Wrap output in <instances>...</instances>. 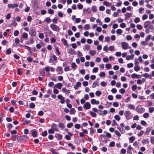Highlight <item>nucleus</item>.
Wrapping results in <instances>:
<instances>
[{
	"label": "nucleus",
	"mask_w": 154,
	"mask_h": 154,
	"mask_svg": "<svg viewBox=\"0 0 154 154\" xmlns=\"http://www.w3.org/2000/svg\"><path fill=\"white\" fill-rule=\"evenodd\" d=\"M18 4L17 3L14 4L13 5L11 4H9L8 5V7L9 8H14L15 7H18Z\"/></svg>",
	"instance_id": "9d476101"
},
{
	"label": "nucleus",
	"mask_w": 154,
	"mask_h": 154,
	"mask_svg": "<svg viewBox=\"0 0 154 154\" xmlns=\"http://www.w3.org/2000/svg\"><path fill=\"white\" fill-rule=\"evenodd\" d=\"M101 94V92L99 91H96L95 92V94L97 96H100Z\"/></svg>",
	"instance_id": "37998d69"
},
{
	"label": "nucleus",
	"mask_w": 154,
	"mask_h": 154,
	"mask_svg": "<svg viewBox=\"0 0 154 154\" xmlns=\"http://www.w3.org/2000/svg\"><path fill=\"white\" fill-rule=\"evenodd\" d=\"M115 133L116 135H117L119 137H120L121 136V134L117 130H116L115 131Z\"/></svg>",
	"instance_id": "0e129e2a"
},
{
	"label": "nucleus",
	"mask_w": 154,
	"mask_h": 154,
	"mask_svg": "<svg viewBox=\"0 0 154 154\" xmlns=\"http://www.w3.org/2000/svg\"><path fill=\"white\" fill-rule=\"evenodd\" d=\"M100 138L101 140L104 143H106L107 142L108 140L105 135L101 134L100 136Z\"/></svg>",
	"instance_id": "39448f33"
},
{
	"label": "nucleus",
	"mask_w": 154,
	"mask_h": 154,
	"mask_svg": "<svg viewBox=\"0 0 154 154\" xmlns=\"http://www.w3.org/2000/svg\"><path fill=\"white\" fill-rule=\"evenodd\" d=\"M89 54L91 56L94 55L96 54V51L94 50H90L89 51Z\"/></svg>",
	"instance_id": "b1692460"
},
{
	"label": "nucleus",
	"mask_w": 154,
	"mask_h": 154,
	"mask_svg": "<svg viewBox=\"0 0 154 154\" xmlns=\"http://www.w3.org/2000/svg\"><path fill=\"white\" fill-rule=\"evenodd\" d=\"M13 144L12 143H7L6 144V146L8 147H11L13 146Z\"/></svg>",
	"instance_id": "680f3d73"
},
{
	"label": "nucleus",
	"mask_w": 154,
	"mask_h": 154,
	"mask_svg": "<svg viewBox=\"0 0 154 154\" xmlns=\"http://www.w3.org/2000/svg\"><path fill=\"white\" fill-rule=\"evenodd\" d=\"M32 136L34 137H37V132L36 131H34L32 132Z\"/></svg>",
	"instance_id": "5701e85b"
},
{
	"label": "nucleus",
	"mask_w": 154,
	"mask_h": 154,
	"mask_svg": "<svg viewBox=\"0 0 154 154\" xmlns=\"http://www.w3.org/2000/svg\"><path fill=\"white\" fill-rule=\"evenodd\" d=\"M135 140V137L133 136L129 138V140L130 142H133Z\"/></svg>",
	"instance_id": "a18cd8bd"
},
{
	"label": "nucleus",
	"mask_w": 154,
	"mask_h": 154,
	"mask_svg": "<svg viewBox=\"0 0 154 154\" xmlns=\"http://www.w3.org/2000/svg\"><path fill=\"white\" fill-rule=\"evenodd\" d=\"M152 127H147L146 128V131L145 132L146 134V135L149 134L150 131L152 129Z\"/></svg>",
	"instance_id": "f3484780"
},
{
	"label": "nucleus",
	"mask_w": 154,
	"mask_h": 154,
	"mask_svg": "<svg viewBox=\"0 0 154 154\" xmlns=\"http://www.w3.org/2000/svg\"><path fill=\"white\" fill-rule=\"evenodd\" d=\"M56 71L58 72V74H61L63 73V71L62 68L61 66L58 67L56 69Z\"/></svg>",
	"instance_id": "1a4fd4ad"
},
{
	"label": "nucleus",
	"mask_w": 154,
	"mask_h": 154,
	"mask_svg": "<svg viewBox=\"0 0 154 154\" xmlns=\"http://www.w3.org/2000/svg\"><path fill=\"white\" fill-rule=\"evenodd\" d=\"M114 118L117 121H119L120 119V117L118 115L115 116Z\"/></svg>",
	"instance_id": "72a5a7b5"
},
{
	"label": "nucleus",
	"mask_w": 154,
	"mask_h": 154,
	"mask_svg": "<svg viewBox=\"0 0 154 154\" xmlns=\"http://www.w3.org/2000/svg\"><path fill=\"white\" fill-rule=\"evenodd\" d=\"M90 46L88 45H85L84 46V49L85 50H89L90 48Z\"/></svg>",
	"instance_id": "aec40b11"
},
{
	"label": "nucleus",
	"mask_w": 154,
	"mask_h": 154,
	"mask_svg": "<svg viewBox=\"0 0 154 154\" xmlns=\"http://www.w3.org/2000/svg\"><path fill=\"white\" fill-rule=\"evenodd\" d=\"M75 112V110L74 108L71 109L69 111V113L70 114H74Z\"/></svg>",
	"instance_id": "393cba45"
},
{
	"label": "nucleus",
	"mask_w": 154,
	"mask_h": 154,
	"mask_svg": "<svg viewBox=\"0 0 154 154\" xmlns=\"http://www.w3.org/2000/svg\"><path fill=\"white\" fill-rule=\"evenodd\" d=\"M17 136V135H12L11 136V138H10V139L11 140H13V141H15L16 140V137Z\"/></svg>",
	"instance_id": "bb28decb"
},
{
	"label": "nucleus",
	"mask_w": 154,
	"mask_h": 154,
	"mask_svg": "<svg viewBox=\"0 0 154 154\" xmlns=\"http://www.w3.org/2000/svg\"><path fill=\"white\" fill-rule=\"evenodd\" d=\"M58 126L60 128L62 129H63L64 128V124L63 123L60 122L58 124Z\"/></svg>",
	"instance_id": "f704fd0d"
},
{
	"label": "nucleus",
	"mask_w": 154,
	"mask_h": 154,
	"mask_svg": "<svg viewBox=\"0 0 154 154\" xmlns=\"http://www.w3.org/2000/svg\"><path fill=\"white\" fill-rule=\"evenodd\" d=\"M137 87V86L136 85H133L131 87L132 90L133 91H134L136 89Z\"/></svg>",
	"instance_id": "8fccbe9b"
},
{
	"label": "nucleus",
	"mask_w": 154,
	"mask_h": 154,
	"mask_svg": "<svg viewBox=\"0 0 154 154\" xmlns=\"http://www.w3.org/2000/svg\"><path fill=\"white\" fill-rule=\"evenodd\" d=\"M144 133V131H141L140 133L137 134V135L138 136L141 137V136Z\"/></svg>",
	"instance_id": "864d4df0"
},
{
	"label": "nucleus",
	"mask_w": 154,
	"mask_h": 154,
	"mask_svg": "<svg viewBox=\"0 0 154 154\" xmlns=\"http://www.w3.org/2000/svg\"><path fill=\"white\" fill-rule=\"evenodd\" d=\"M19 33V32L18 30H15L14 32V36H17L18 35Z\"/></svg>",
	"instance_id": "49530a36"
},
{
	"label": "nucleus",
	"mask_w": 154,
	"mask_h": 154,
	"mask_svg": "<svg viewBox=\"0 0 154 154\" xmlns=\"http://www.w3.org/2000/svg\"><path fill=\"white\" fill-rule=\"evenodd\" d=\"M84 28L85 30H88L90 29V26L88 24H86L84 26Z\"/></svg>",
	"instance_id": "2f4dec72"
},
{
	"label": "nucleus",
	"mask_w": 154,
	"mask_h": 154,
	"mask_svg": "<svg viewBox=\"0 0 154 154\" xmlns=\"http://www.w3.org/2000/svg\"><path fill=\"white\" fill-rule=\"evenodd\" d=\"M105 75V73L104 72H101L99 74V76L101 77H104Z\"/></svg>",
	"instance_id": "6e6d98bb"
},
{
	"label": "nucleus",
	"mask_w": 154,
	"mask_h": 154,
	"mask_svg": "<svg viewBox=\"0 0 154 154\" xmlns=\"http://www.w3.org/2000/svg\"><path fill=\"white\" fill-rule=\"evenodd\" d=\"M149 112L150 113H152L154 111V107H151L149 109Z\"/></svg>",
	"instance_id": "5fc2aeb1"
},
{
	"label": "nucleus",
	"mask_w": 154,
	"mask_h": 154,
	"mask_svg": "<svg viewBox=\"0 0 154 154\" xmlns=\"http://www.w3.org/2000/svg\"><path fill=\"white\" fill-rule=\"evenodd\" d=\"M81 85V83L80 82H76V84L74 86V88L76 90H77L79 87H80Z\"/></svg>",
	"instance_id": "9b49d317"
},
{
	"label": "nucleus",
	"mask_w": 154,
	"mask_h": 154,
	"mask_svg": "<svg viewBox=\"0 0 154 154\" xmlns=\"http://www.w3.org/2000/svg\"><path fill=\"white\" fill-rule=\"evenodd\" d=\"M115 142L114 141H112L109 144V146L110 147H113L115 146Z\"/></svg>",
	"instance_id": "3c124183"
},
{
	"label": "nucleus",
	"mask_w": 154,
	"mask_h": 154,
	"mask_svg": "<svg viewBox=\"0 0 154 154\" xmlns=\"http://www.w3.org/2000/svg\"><path fill=\"white\" fill-rule=\"evenodd\" d=\"M45 20L47 23H49L51 22V19L49 17H47Z\"/></svg>",
	"instance_id": "e2e57ef3"
},
{
	"label": "nucleus",
	"mask_w": 154,
	"mask_h": 154,
	"mask_svg": "<svg viewBox=\"0 0 154 154\" xmlns=\"http://www.w3.org/2000/svg\"><path fill=\"white\" fill-rule=\"evenodd\" d=\"M91 103L92 104H98L99 103V101L98 100L96 101L95 99H93L91 100Z\"/></svg>",
	"instance_id": "4468645a"
},
{
	"label": "nucleus",
	"mask_w": 154,
	"mask_h": 154,
	"mask_svg": "<svg viewBox=\"0 0 154 154\" xmlns=\"http://www.w3.org/2000/svg\"><path fill=\"white\" fill-rule=\"evenodd\" d=\"M131 77L133 79H139L140 78V77L139 75H137L135 73H133L131 75Z\"/></svg>",
	"instance_id": "dca6fc26"
},
{
	"label": "nucleus",
	"mask_w": 154,
	"mask_h": 154,
	"mask_svg": "<svg viewBox=\"0 0 154 154\" xmlns=\"http://www.w3.org/2000/svg\"><path fill=\"white\" fill-rule=\"evenodd\" d=\"M13 125L11 123H8L7 126V128L9 130H10L12 127Z\"/></svg>",
	"instance_id": "cd10ccee"
},
{
	"label": "nucleus",
	"mask_w": 154,
	"mask_h": 154,
	"mask_svg": "<svg viewBox=\"0 0 154 154\" xmlns=\"http://www.w3.org/2000/svg\"><path fill=\"white\" fill-rule=\"evenodd\" d=\"M106 83L105 82L103 81L100 83V85L103 87H105L106 85Z\"/></svg>",
	"instance_id": "de8ad7c7"
},
{
	"label": "nucleus",
	"mask_w": 154,
	"mask_h": 154,
	"mask_svg": "<svg viewBox=\"0 0 154 154\" xmlns=\"http://www.w3.org/2000/svg\"><path fill=\"white\" fill-rule=\"evenodd\" d=\"M63 85L60 83H58L55 85L54 86V88H57L59 89H61Z\"/></svg>",
	"instance_id": "2eb2a0df"
},
{
	"label": "nucleus",
	"mask_w": 154,
	"mask_h": 154,
	"mask_svg": "<svg viewBox=\"0 0 154 154\" xmlns=\"http://www.w3.org/2000/svg\"><path fill=\"white\" fill-rule=\"evenodd\" d=\"M28 139V137L25 135H22L20 136H18L17 137V140L18 142H20L22 140L27 141Z\"/></svg>",
	"instance_id": "f257e3e1"
},
{
	"label": "nucleus",
	"mask_w": 154,
	"mask_h": 154,
	"mask_svg": "<svg viewBox=\"0 0 154 154\" xmlns=\"http://www.w3.org/2000/svg\"><path fill=\"white\" fill-rule=\"evenodd\" d=\"M52 21L54 24L57 23L58 21L57 19L54 17L52 19Z\"/></svg>",
	"instance_id": "58836bf2"
},
{
	"label": "nucleus",
	"mask_w": 154,
	"mask_h": 154,
	"mask_svg": "<svg viewBox=\"0 0 154 154\" xmlns=\"http://www.w3.org/2000/svg\"><path fill=\"white\" fill-rule=\"evenodd\" d=\"M127 66L128 68H130L133 67V64L132 63H130L127 64Z\"/></svg>",
	"instance_id": "13d9d810"
},
{
	"label": "nucleus",
	"mask_w": 154,
	"mask_h": 154,
	"mask_svg": "<svg viewBox=\"0 0 154 154\" xmlns=\"http://www.w3.org/2000/svg\"><path fill=\"white\" fill-rule=\"evenodd\" d=\"M125 90L123 88H121L119 90V92L122 94H123L125 92Z\"/></svg>",
	"instance_id": "774afa93"
},
{
	"label": "nucleus",
	"mask_w": 154,
	"mask_h": 154,
	"mask_svg": "<svg viewBox=\"0 0 154 154\" xmlns=\"http://www.w3.org/2000/svg\"><path fill=\"white\" fill-rule=\"evenodd\" d=\"M61 40L64 45L66 46L68 45V44L67 43V41L66 39L64 38H62Z\"/></svg>",
	"instance_id": "4be33fe9"
},
{
	"label": "nucleus",
	"mask_w": 154,
	"mask_h": 154,
	"mask_svg": "<svg viewBox=\"0 0 154 154\" xmlns=\"http://www.w3.org/2000/svg\"><path fill=\"white\" fill-rule=\"evenodd\" d=\"M150 24V22L149 21H146L144 23V27L145 28H147Z\"/></svg>",
	"instance_id": "6ab92c4d"
},
{
	"label": "nucleus",
	"mask_w": 154,
	"mask_h": 154,
	"mask_svg": "<svg viewBox=\"0 0 154 154\" xmlns=\"http://www.w3.org/2000/svg\"><path fill=\"white\" fill-rule=\"evenodd\" d=\"M22 37L23 38L26 39L28 38V34L26 32H24L22 35Z\"/></svg>",
	"instance_id": "473e14b6"
},
{
	"label": "nucleus",
	"mask_w": 154,
	"mask_h": 154,
	"mask_svg": "<svg viewBox=\"0 0 154 154\" xmlns=\"http://www.w3.org/2000/svg\"><path fill=\"white\" fill-rule=\"evenodd\" d=\"M91 107V105L88 102H86L83 106V107L85 109H89Z\"/></svg>",
	"instance_id": "0eeeda50"
},
{
	"label": "nucleus",
	"mask_w": 154,
	"mask_h": 154,
	"mask_svg": "<svg viewBox=\"0 0 154 154\" xmlns=\"http://www.w3.org/2000/svg\"><path fill=\"white\" fill-rule=\"evenodd\" d=\"M134 69L136 71H138L140 69V67L138 66H137L134 67Z\"/></svg>",
	"instance_id": "603ef678"
},
{
	"label": "nucleus",
	"mask_w": 154,
	"mask_h": 154,
	"mask_svg": "<svg viewBox=\"0 0 154 154\" xmlns=\"http://www.w3.org/2000/svg\"><path fill=\"white\" fill-rule=\"evenodd\" d=\"M124 115L127 120H129L132 118L131 113L129 110L125 112Z\"/></svg>",
	"instance_id": "7ed1b4c3"
},
{
	"label": "nucleus",
	"mask_w": 154,
	"mask_h": 154,
	"mask_svg": "<svg viewBox=\"0 0 154 154\" xmlns=\"http://www.w3.org/2000/svg\"><path fill=\"white\" fill-rule=\"evenodd\" d=\"M46 33L49 34L50 35H51L52 34V32L49 29H46L45 30Z\"/></svg>",
	"instance_id": "e433bc0d"
},
{
	"label": "nucleus",
	"mask_w": 154,
	"mask_h": 154,
	"mask_svg": "<svg viewBox=\"0 0 154 154\" xmlns=\"http://www.w3.org/2000/svg\"><path fill=\"white\" fill-rule=\"evenodd\" d=\"M48 13L50 14H53L54 13V11L50 8L48 10Z\"/></svg>",
	"instance_id": "c9c22d12"
},
{
	"label": "nucleus",
	"mask_w": 154,
	"mask_h": 154,
	"mask_svg": "<svg viewBox=\"0 0 154 154\" xmlns=\"http://www.w3.org/2000/svg\"><path fill=\"white\" fill-rule=\"evenodd\" d=\"M82 53L80 52V51H77V56L78 57H79L80 58H84L82 57Z\"/></svg>",
	"instance_id": "c756f323"
},
{
	"label": "nucleus",
	"mask_w": 154,
	"mask_h": 154,
	"mask_svg": "<svg viewBox=\"0 0 154 154\" xmlns=\"http://www.w3.org/2000/svg\"><path fill=\"white\" fill-rule=\"evenodd\" d=\"M135 110L138 113H141L145 111V109L139 105L137 106Z\"/></svg>",
	"instance_id": "20e7f679"
},
{
	"label": "nucleus",
	"mask_w": 154,
	"mask_h": 154,
	"mask_svg": "<svg viewBox=\"0 0 154 154\" xmlns=\"http://www.w3.org/2000/svg\"><path fill=\"white\" fill-rule=\"evenodd\" d=\"M73 126V124L72 122L69 123L67 124V127L68 128H70Z\"/></svg>",
	"instance_id": "79ce46f5"
},
{
	"label": "nucleus",
	"mask_w": 154,
	"mask_h": 154,
	"mask_svg": "<svg viewBox=\"0 0 154 154\" xmlns=\"http://www.w3.org/2000/svg\"><path fill=\"white\" fill-rule=\"evenodd\" d=\"M35 107V104L33 103H29V107L31 108H34Z\"/></svg>",
	"instance_id": "ea45409f"
},
{
	"label": "nucleus",
	"mask_w": 154,
	"mask_h": 154,
	"mask_svg": "<svg viewBox=\"0 0 154 154\" xmlns=\"http://www.w3.org/2000/svg\"><path fill=\"white\" fill-rule=\"evenodd\" d=\"M29 33L31 36H35L36 34V32L35 29L32 28L30 29Z\"/></svg>",
	"instance_id": "6e6552de"
},
{
	"label": "nucleus",
	"mask_w": 154,
	"mask_h": 154,
	"mask_svg": "<svg viewBox=\"0 0 154 154\" xmlns=\"http://www.w3.org/2000/svg\"><path fill=\"white\" fill-rule=\"evenodd\" d=\"M68 52L69 53H71L72 54H76V52L75 51L74 49L72 48H70L68 50Z\"/></svg>",
	"instance_id": "a211bd4d"
},
{
	"label": "nucleus",
	"mask_w": 154,
	"mask_h": 154,
	"mask_svg": "<svg viewBox=\"0 0 154 154\" xmlns=\"http://www.w3.org/2000/svg\"><path fill=\"white\" fill-rule=\"evenodd\" d=\"M149 143V141L146 139H143L142 141V143L143 144H145L146 143L148 144Z\"/></svg>",
	"instance_id": "4c0bfd02"
},
{
	"label": "nucleus",
	"mask_w": 154,
	"mask_h": 154,
	"mask_svg": "<svg viewBox=\"0 0 154 154\" xmlns=\"http://www.w3.org/2000/svg\"><path fill=\"white\" fill-rule=\"evenodd\" d=\"M152 102L150 100L147 101V105L148 106H150L152 105Z\"/></svg>",
	"instance_id": "338daca9"
},
{
	"label": "nucleus",
	"mask_w": 154,
	"mask_h": 154,
	"mask_svg": "<svg viewBox=\"0 0 154 154\" xmlns=\"http://www.w3.org/2000/svg\"><path fill=\"white\" fill-rule=\"evenodd\" d=\"M50 27L51 29L53 31L58 32L60 30V27L53 23H52L50 25Z\"/></svg>",
	"instance_id": "f03ea898"
},
{
	"label": "nucleus",
	"mask_w": 154,
	"mask_h": 154,
	"mask_svg": "<svg viewBox=\"0 0 154 154\" xmlns=\"http://www.w3.org/2000/svg\"><path fill=\"white\" fill-rule=\"evenodd\" d=\"M47 134L48 133L47 131H45L43 132L42 133L41 135L43 137H45L47 135Z\"/></svg>",
	"instance_id": "a19ab883"
},
{
	"label": "nucleus",
	"mask_w": 154,
	"mask_h": 154,
	"mask_svg": "<svg viewBox=\"0 0 154 154\" xmlns=\"http://www.w3.org/2000/svg\"><path fill=\"white\" fill-rule=\"evenodd\" d=\"M55 137L57 138L58 140H61L62 138V135L58 133L55 134Z\"/></svg>",
	"instance_id": "ddd939ff"
},
{
	"label": "nucleus",
	"mask_w": 154,
	"mask_h": 154,
	"mask_svg": "<svg viewBox=\"0 0 154 154\" xmlns=\"http://www.w3.org/2000/svg\"><path fill=\"white\" fill-rule=\"evenodd\" d=\"M125 15L126 16L125 19H127V17L130 18L132 16V14L131 13H127L125 14Z\"/></svg>",
	"instance_id": "c85d7f7f"
},
{
	"label": "nucleus",
	"mask_w": 154,
	"mask_h": 154,
	"mask_svg": "<svg viewBox=\"0 0 154 154\" xmlns=\"http://www.w3.org/2000/svg\"><path fill=\"white\" fill-rule=\"evenodd\" d=\"M150 141L152 144L154 145V137L152 136L150 137Z\"/></svg>",
	"instance_id": "052dcab7"
},
{
	"label": "nucleus",
	"mask_w": 154,
	"mask_h": 154,
	"mask_svg": "<svg viewBox=\"0 0 154 154\" xmlns=\"http://www.w3.org/2000/svg\"><path fill=\"white\" fill-rule=\"evenodd\" d=\"M96 85L98 86L99 84H98V82L97 81H95L93 82L92 85V87L93 88H95Z\"/></svg>",
	"instance_id": "412c9836"
},
{
	"label": "nucleus",
	"mask_w": 154,
	"mask_h": 154,
	"mask_svg": "<svg viewBox=\"0 0 154 154\" xmlns=\"http://www.w3.org/2000/svg\"><path fill=\"white\" fill-rule=\"evenodd\" d=\"M127 107L129 109L135 110V106L134 105L131 104H128L127 105Z\"/></svg>",
	"instance_id": "f8f14e48"
},
{
	"label": "nucleus",
	"mask_w": 154,
	"mask_h": 154,
	"mask_svg": "<svg viewBox=\"0 0 154 154\" xmlns=\"http://www.w3.org/2000/svg\"><path fill=\"white\" fill-rule=\"evenodd\" d=\"M91 10L93 12H96L97 11V9L96 7L95 6H93L92 7Z\"/></svg>",
	"instance_id": "7c9ffc66"
},
{
	"label": "nucleus",
	"mask_w": 154,
	"mask_h": 154,
	"mask_svg": "<svg viewBox=\"0 0 154 154\" xmlns=\"http://www.w3.org/2000/svg\"><path fill=\"white\" fill-rule=\"evenodd\" d=\"M116 32L117 33L119 34H121L122 32V30L120 29H117Z\"/></svg>",
	"instance_id": "c03bdc74"
},
{
	"label": "nucleus",
	"mask_w": 154,
	"mask_h": 154,
	"mask_svg": "<svg viewBox=\"0 0 154 154\" xmlns=\"http://www.w3.org/2000/svg\"><path fill=\"white\" fill-rule=\"evenodd\" d=\"M48 131L49 134H54V131L53 129H49Z\"/></svg>",
	"instance_id": "09e8293b"
},
{
	"label": "nucleus",
	"mask_w": 154,
	"mask_h": 154,
	"mask_svg": "<svg viewBox=\"0 0 154 154\" xmlns=\"http://www.w3.org/2000/svg\"><path fill=\"white\" fill-rule=\"evenodd\" d=\"M103 4L104 5H106L107 6H108V7L109 6L111 5V3H110L109 2H107L106 1L103 2Z\"/></svg>",
	"instance_id": "a878e982"
},
{
	"label": "nucleus",
	"mask_w": 154,
	"mask_h": 154,
	"mask_svg": "<svg viewBox=\"0 0 154 154\" xmlns=\"http://www.w3.org/2000/svg\"><path fill=\"white\" fill-rule=\"evenodd\" d=\"M121 45L123 49H127L128 46V44L126 42H123L121 43Z\"/></svg>",
	"instance_id": "423d86ee"
},
{
	"label": "nucleus",
	"mask_w": 154,
	"mask_h": 154,
	"mask_svg": "<svg viewBox=\"0 0 154 154\" xmlns=\"http://www.w3.org/2000/svg\"><path fill=\"white\" fill-rule=\"evenodd\" d=\"M57 125L56 124L54 123H53L51 127V128H53L54 129L55 131H57V130H56V128H55V126H56Z\"/></svg>",
	"instance_id": "4d7b16f0"
},
{
	"label": "nucleus",
	"mask_w": 154,
	"mask_h": 154,
	"mask_svg": "<svg viewBox=\"0 0 154 154\" xmlns=\"http://www.w3.org/2000/svg\"><path fill=\"white\" fill-rule=\"evenodd\" d=\"M71 70V69L69 68V66H67L65 67L64 69V70L65 72L69 71Z\"/></svg>",
	"instance_id": "69168bd1"
},
{
	"label": "nucleus",
	"mask_w": 154,
	"mask_h": 154,
	"mask_svg": "<svg viewBox=\"0 0 154 154\" xmlns=\"http://www.w3.org/2000/svg\"><path fill=\"white\" fill-rule=\"evenodd\" d=\"M90 114L92 116L94 117H95L97 116V114L96 113L93 112L92 111L90 112Z\"/></svg>",
	"instance_id": "bf43d9fd"
}]
</instances>
